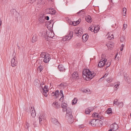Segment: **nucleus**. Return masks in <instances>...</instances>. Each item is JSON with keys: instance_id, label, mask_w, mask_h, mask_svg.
Masks as SVG:
<instances>
[{"instance_id": "nucleus-1", "label": "nucleus", "mask_w": 131, "mask_h": 131, "mask_svg": "<svg viewBox=\"0 0 131 131\" xmlns=\"http://www.w3.org/2000/svg\"><path fill=\"white\" fill-rule=\"evenodd\" d=\"M63 102L62 101L61 104V107L63 108L62 111L63 112L66 111V118L68 120L69 123H72L74 122V119L72 115L71 110L70 108L67 106L66 103Z\"/></svg>"}, {"instance_id": "nucleus-2", "label": "nucleus", "mask_w": 131, "mask_h": 131, "mask_svg": "<svg viewBox=\"0 0 131 131\" xmlns=\"http://www.w3.org/2000/svg\"><path fill=\"white\" fill-rule=\"evenodd\" d=\"M95 74L88 69H84L82 72L83 77L86 81L90 80L94 77Z\"/></svg>"}, {"instance_id": "nucleus-3", "label": "nucleus", "mask_w": 131, "mask_h": 131, "mask_svg": "<svg viewBox=\"0 0 131 131\" xmlns=\"http://www.w3.org/2000/svg\"><path fill=\"white\" fill-rule=\"evenodd\" d=\"M104 56H105V54H102L101 56L102 59L99 62L97 66H99L100 64V66H110L111 63L110 61H107V59L106 58H103Z\"/></svg>"}, {"instance_id": "nucleus-4", "label": "nucleus", "mask_w": 131, "mask_h": 131, "mask_svg": "<svg viewBox=\"0 0 131 131\" xmlns=\"http://www.w3.org/2000/svg\"><path fill=\"white\" fill-rule=\"evenodd\" d=\"M42 31L41 32H40L39 34V35H41L42 36H45V35L46 34L47 37L50 38H52L54 36V34L53 33L50 31L49 32H48L47 31L45 32V31H44L43 35V34H42Z\"/></svg>"}, {"instance_id": "nucleus-5", "label": "nucleus", "mask_w": 131, "mask_h": 131, "mask_svg": "<svg viewBox=\"0 0 131 131\" xmlns=\"http://www.w3.org/2000/svg\"><path fill=\"white\" fill-rule=\"evenodd\" d=\"M39 123L40 124H42L46 121V118L43 114H41L39 116Z\"/></svg>"}, {"instance_id": "nucleus-6", "label": "nucleus", "mask_w": 131, "mask_h": 131, "mask_svg": "<svg viewBox=\"0 0 131 131\" xmlns=\"http://www.w3.org/2000/svg\"><path fill=\"white\" fill-rule=\"evenodd\" d=\"M43 61L45 63H48L51 59L50 54L47 52H46V54L45 55Z\"/></svg>"}, {"instance_id": "nucleus-7", "label": "nucleus", "mask_w": 131, "mask_h": 131, "mask_svg": "<svg viewBox=\"0 0 131 131\" xmlns=\"http://www.w3.org/2000/svg\"><path fill=\"white\" fill-rule=\"evenodd\" d=\"M71 78L72 80H73L79 79L78 74L77 71L74 72L72 74Z\"/></svg>"}, {"instance_id": "nucleus-8", "label": "nucleus", "mask_w": 131, "mask_h": 131, "mask_svg": "<svg viewBox=\"0 0 131 131\" xmlns=\"http://www.w3.org/2000/svg\"><path fill=\"white\" fill-rule=\"evenodd\" d=\"M96 121H99L101 123H102V122L101 121H100L99 119H93L91 120L89 124L92 126L95 127L96 126Z\"/></svg>"}, {"instance_id": "nucleus-9", "label": "nucleus", "mask_w": 131, "mask_h": 131, "mask_svg": "<svg viewBox=\"0 0 131 131\" xmlns=\"http://www.w3.org/2000/svg\"><path fill=\"white\" fill-rule=\"evenodd\" d=\"M77 32H75L76 34H77V36L78 37H80L83 34V30L82 27H80L79 28H78L77 29Z\"/></svg>"}, {"instance_id": "nucleus-10", "label": "nucleus", "mask_w": 131, "mask_h": 131, "mask_svg": "<svg viewBox=\"0 0 131 131\" xmlns=\"http://www.w3.org/2000/svg\"><path fill=\"white\" fill-rule=\"evenodd\" d=\"M48 86H45L43 88H42L43 89V94L44 96L47 97L48 94L47 93L48 91Z\"/></svg>"}, {"instance_id": "nucleus-11", "label": "nucleus", "mask_w": 131, "mask_h": 131, "mask_svg": "<svg viewBox=\"0 0 131 131\" xmlns=\"http://www.w3.org/2000/svg\"><path fill=\"white\" fill-rule=\"evenodd\" d=\"M51 121L54 124L58 126L60 125V123L58 122V120L56 118H52Z\"/></svg>"}, {"instance_id": "nucleus-12", "label": "nucleus", "mask_w": 131, "mask_h": 131, "mask_svg": "<svg viewBox=\"0 0 131 131\" xmlns=\"http://www.w3.org/2000/svg\"><path fill=\"white\" fill-rule=\"evenodd\" d=\"M34 85L36 86L37 87H40L41 84L40 81L38 79H35L34 81Z\"/></svg>"}, {"instance_id": "nucleus-13", "label": "nucleus", "mask_w": 131, "mask_h": 131, "mask_svg": "<svg viewBox=\"0 0 131 131\" xmlns=\"http://www.w3.org/2000/svg\"><path fill=\"white\" fill-rule=\"evenodd\" d=\"M30 112L31 113V115L33 117H35L36 115V113L34 109V107H31V108L30 109Z\"/></svg>"}, {"instance_id": "nucleus-14", "label": "nucleus", "mask_w": 131, "mask_h": 131, "mask_svg": "<svg viewBox=\"0 0 131 131\" xmlns=\"http://www.w3.org/2000/svg\"><path fill=\"white\" fill-rule=\"evenodd\" d=\"M89 36L87 34H84L82 37L83 42H85L88 40Z\"/></svg>"}, {"instance_id": "nucleus-15", "label": "nucleus", "mask_w": 131, "mask_h": 131, "mask_svg": "<svg viewBox=\"0 0 131 131\" xmlns=\"http://www.w3.org/2000/svg\"><path fill=\"white\" fill-rule=\"evenodd\" d=\"M52 105L53 107L56 108H60V105L56 102H54L53 103Z\"/></svg>"}, {"instance_id": "nucleus-16", "label": "nucleus", "mask_w": 131, "mask_h": 131, "mask_svg": "<svg viewBox=\"0 0 131 131\" xmlns=\"http://www.w3.org/2000/svg\"><path fill=\"white\" fill-rule=\"evenodd\" d=\"M118 126L116 124H112L111 125V127L113 130L115 131L117 130L118 128Z\"/></svg>"}, {"instance_id": "nucleus-17", "label": "nucleus", "mask_w": 131, "mask_h": 131, "mask_svg": "<svg viewBox=\"0 0 131 131\" xmlns=\"http://www.w3.org/2000/svg\"><path fill=\"white\" fill-rule=\"evenodd\" d=\"M116 101H114L113 102V103L114 104H115L116 105H119L120 104H122L121 105V107H122L123 105V103L121 102H117L118 100L117 99H116Z\"/></svg>"}, {"instance_id": "nucleus-18", "label": "nucleus", "mask_w": 131, "mask_h": 131, "mask_svg": "<svg viewBox=\"0 0 131 131\" xmlns=\"http://www.w3.org/2000/svg\"><path fill=\"white\" fill-rule=\"evenodd\" d=\"M85 19L86 21L90 23L92 22L91 17L90 15H88L85 17Z\"/></svg>"}, {"instance_id": "nucleus-19", "label": "nucleus", "mask_w": 131, "mask_h": 131, "mask_svg": "<svg viewBox=\"0 0 131 131\" xmlns=\"http://www.w3.org/2000/svg\"><path fill=\"white\" fill-rule=\"evenodd\" d=\"M39 20L40 23H42L44 22L45 21V18L43 15L41 16H40L39 19Z\"/></svg>"}, {"instance_id": "nucleus-20", "label": "nucleus", "mask_w": 131, "mask_h": 131, "mask_svg": "<svg viewBox=\"0 0 131 131\" xmlns=\"http://www.w3.org/2000/svg\"><path fill=\"white\" fill-rule=\"evenodd\" d=\"M93 110V109H91L90 107L87 108L85 110V113L86 114H89L90 113V112Z\"/></svg>"}, {"instance_id": "nucleus-21", "label": "nucleus", "mask_w": 131, "mask_h": 131, "mask_svg": "<svg viewBox=\"0 0 131 131\" xmlns=\"http://www.w3.org/2000/svg\"><path fill=\"white\" fill-rule=\"evenodd\" d=\"M85 12L83 9H82L79 11L77 13V14L79 16L81 15H84L85 14Z\"/></svg>"}, {"instance_id": "nucleus-22", "label": "nucleus", "mask_w": 131, "mask_h": 131, "mask_svg": "<svg viewBox=\"0 0 131 131\" xmlns=\"http://www.w3.org/2000/svg\"><path fill=\"white\" fill-rule=\"evenodd\" d=\"M11 63V66H13V65H14V66H16V64L17 63V61L15 60L14 58H13L12 60Z\"/></svg>"}, {"instance_id": "nucleus-23", "label": "nucleus", "mask_w": 131, "mask_h": 131, "mask_svg": "<svg viewBox=\"0 0 131 131\" xmlns=\"http://www.w3.org/2000/svg\"><path fill=\"white\" fill-rule=\"evenodd\" d=\"M37 35L36 34L34 35L32 37V42H34L37 41Z\"/></svg>"}, {"instance_id": "nucleus-24", "label": "nucleus", "mask_w": 131, "mask_h": 131, "mask_svg": "<svg viewBox=\"0 0 131 131\" xmlns=\"http://www.w3.org/2000/svg\"><path fill=\"white\" fill-rule=\"evenodd\" d=\"M56 13V11L53 8H52L51 10L49 11V13L52 15H54Z\"/></svg>"}, {"instance_id": "nucleus-25", "label": "nucleus", "mask_w": 131, "mask_h": 131, "mask_svg": "<svg viewBox=\"0 0 131 131\" xmlns=\"http://www.w3.org/2000/svg\"><path fill=\"white\" fill-rule=\"evenodd\" d=\"M58 67L60 71H64L65 70V69L63 66H58Z\"/></svg>"}, {"instance_id": "nucleus-26", "label": "nucleus", "mask_w": 131, "mask_h": 131, "mask_svg": "<svg viewBox=\"0 0 131 131\" xmlns=\"http://www.w3.org/2000/svg\"><path fill=\"white\" fill-rule=\"evenodd\" d=\"M73 35V32L72 31H70L69 34L67 36H68L69 37V39H71Z\"/></svg>"}, {"instance_id": "nucleus-27", "label": "nucleus", "mask_w": 131, "mask_h": 131, "mask_svg": "<svg viewBox=\"0 0 131 131\" xmlns=\"http://www.w3.org/2000/svg\"><path fill=\"white\" fill-rule=\"evenodd\" d=\"M69 37L68 36L66 35L65 37H64L62 38V40L63 41H65L66 40H69L70 39H69Z\"/></svg>"}, {"instance_id": "nucleus-28", "label": "nucleus", "mask_w": 131, "mask_h": 131, "mask_svg": "<svg viewBox=\"0 0 131 131\" xmlns=\"http://www.w3.org/2000/svg\"><path fill=\"white\" fill-rule=\"evenodd\" d=\"M113 80V79L112 78L110 77L107 78L106 81L108 83H110L112 82Z\"/></svg>"}, {"instance_id": "nucleus-29", "label": "nucleus", "mask_w": 131, "mask_h": 131, "mask_svg": "<svg viewBox=\"0 0 131 131\" xmlns=\"http://www.w3.org/2000/svg\"><path fill=\"white\" fill-rule=\"evenodd\" d=\"M77 100H78L77 98H74L72 101V105H74L75 104L77 103Z\"/></svg>"}, {"instance_id": "nucleus-30", "label": "nucleus", "mask_w": 131, "mask_h": 131, "mask_svg": "<svg viewBox=\"0 0 131 131\" xmlns=\"http://www.w3.org/2000/svg\"><path fill=\"white\" fill-rule=\"evenodd\" d=\"M81 21V20L80 18H79V20L76 21H74V23L75 24L74 25L75 26L79 24Z\"/></svg>"}, {"instance_id": "nucleus-31", "label": "nucleus", "mask_w": 131, "mask_h": 131, "mask_svg": "<svg viewBox=\"0 0 131 131\" xmlns=\"http://www.w3.org/2000/svg\"><path fill=\"white\" fill-rule=\"evenodd\" d=\"M107 113L108 114H112V112L111 108H108L107 110Z\"/></svg>"}, {"instance_id": "nucleus-32", "label": "nucleus", "mask_w": 131, "mask_h": 131, "mask_svg": "<svg viewBox=\"0 0 131 131\" xmlns=\"http://www.w3.org/2000/svg\"><path fill=\"white\" fill-rule=\"evenodd\" d=\"M55 96L56 97V98L58 97L59 95V91L58 90H57L54 92Z\"/></svg>"}, {"instance_id": "nucleus-33", "label": "nucleus", "mask_w": 131, "mask_h": 131, "mask_svg": "<svg viewBox=\"0 0 131 131\" xmlns=\"http://www.w3.org/2000/svg\"><path fill=\"white\" fill-rule=\"evenodd\" d=\"M43 69L42 66H39L37 68V70L38 71H39L40 72H41Z\"/></svg>"}, {"instance_id": "nucleus-34", "label": "nucleus", "mask_w": 131, "mask_h": 131, "mask_svg": "<svg viewBox=\"0 0 131 131\" xmlns=\"http://www.w3.org/2000/svg\"><path fill=\"white\" fill-rule=\"evenodd\" d=\"M96 27H94V29H93L92 28V27H90L89 28V30H91L92 32H94L95 33V30L96 31V30H97V29H96Z\"/></svg>"}, {"instance_id": "nucleus-35", "label": "nucleus", "mask_w": 131, "mask_h": 131, "mask_svg": "<svg viewBox=\"0 0 131 131\" xmlns=\"http://www.w3.org/2000/svg\"><path fill=\"white\" fill-rule=\"evenodd\" d=\"M96 118H97L98 119H103L104 117L103 116H100V115H99V114L97 115V116H96Z\"/></svg>"}, {"instance_id": "nucleus-36", "label": "nucleus", "mask_w": 131, "mask_h": 131, "mask_svg": "<svg viewBox=\"0 0 131 131\" xmlns=\"http://www.w3.org/2000/svg\"><path fill=\"white\" fill-rule=\"evenodd\" d=\"M30 126V124L27 122L26 124V125L25 126V127L26 128H27L28 130H29V128Z\"/></svg>"}, {"instance_id": "nucleus-37", "label": "nucleus", "mask_w": 131, "mask_h": 131, "mask_svg": "<svg viewBox=\"0 0 131 131\" xmlns=\"http://www.w3.org/2000/svg\"><path fill=\"white\" fill-rule=\"evenodd\" d=\"M98 114L97 113H93V114L92 115V116L94 118L96 119V116H97V115Z\"/></svg>"}, {"instance_id": "nucleus-38", "label": "nucleus", "mask_w": 131, "mask_h": 131, "mask_svg": "<svg viewBox=\"0 0 131 131\" xmlns=\"http://www.w3.org/2000/svg\"><path fill=\"white\" fill-rule=\"evenodd\" d=\"M46 54V53L45 52H42L40 54V56L41 57L44 58L45 57V55Z\"/></svg>"}, {"instance_id": "nucleus-39", "label": "nucleus", "mask_w": 131, "mask_h": 131, "mask_svg": "<svg viewBox=\"0 0 131 131\" xmlns=\"http://www.w3.org/2000/svg\"><path fill=\"white\" fill-rule=\"evenodd\" d=\"M125 38L124 36H122L120 38V41L121 42H123Z\"/></svg>"}, {"instance_id": "nucleus-40", "label": "nucleus", "mask_w": 131, "mask_h": 131, "mask_svg": "<svg viewBox=\"0 0 131 131\" xmlns=\"http://www.w3.org/2000/svg\"><path fill=\"white\" fill-rule=\"evenodd\" d=\"M53 22V21L52 20H50L48 22V27H49H49H50V25L51 24V23H52Z\"/></svg>"}, {"instance_id": "nucleus-41", "label": "nucleus", "mask_w": 131, "mask_h": 131, "mask_svg": "<svg viewBox=\"0 0 131 131\" xmlns=\"http://www.w3.org/2000/svg\"><path fill=\"white\" fill-rule=\"evenodd\" d=\"M115 85L114 87L115 88H116L117 89L118 88V87L119 85H120V82H118Z\"/></svg>"}, {"instance_id": "nucleus-42", "label": "nucleus", "mask_w": 131, "mask_h": 131, "mask_svg": "<svg viewBox=\"0 0 131 131\" xmlns=\"http://www.w3.org/2000/svg\"><path fill=\"white\" fill-rule=\"evenodd\" d=\"M33 126L34 128L36 127L37 126V125L36 124V122L35 121L33 123Z\"/></svg>"}, {"instance_id": "nucleus-43", "label": "nucleus", "mask_w": 131, "mask_h": 131, "mask_svg": "<svg viewBox=\"0 0 131 131\" xmlns=\"http://www.w3.org/2000/svg\"><path fill=\"white\" fill-rule=\"evenodd\" d=\"M126 9L125 8H124L123 9V13H124L125 14H126Z\"/></svg>"}, {"instance_id": "nucleus-44", "label": "nucleus", "mask_w": 131, "mask_h": 131, "mask_svg": "<svg viewBox=\"0 0 131 131\" xmlns=\"http://www.w3.org/2000/svg\"><path fill=\"white\" fill-rule=\"evenodd\" d=\"M124 79L125 80L127 81V76L126 74H126H124Z\"/></svg>"}, {"instance_id": "nucleus-45", "label": "nucleus", "mask_w": 131, "mask_h": 131, "mask_svg": "<svg viewBox=\"0 0 131 131\" xmlns=\"http://www.w3.org/2000/svg\"><path fill=\"white\" fill-rule=\"evenodd\" d=\"M101 121L102 122V123H101L99 122V121H96V123H98V126H100L102 124V122L101 120H99Z\"/></svg>"}, {"instance_id": "nucleus-46", "label": "nucleus", "mask_w": 131, "mask_h": 131, "mask_svg": "<svg viewBox=\"0 0 131 131\" xmlns=\"http://www.w3.org/2000/svg\"><path fill=\"white\" fill-rule=\"evenodd\" d=\"M73 22H74V21L70 22V24L72 25L73 26H75V25H75V24Z\"/></svg>"}, {"instance_id": "nucleus-47", "label": "nucleus", "mask_w": 131, "mask_h": 131, "mask_svg": "<svg viewBox=\"0 0 131 131\" xmlns=\"http://www.w3.org/2000/svg\"><path fill=\"white\" fill-rule=\"evenodd\" d=\"M44 18H45V20L46 19V20H49V17L48 16H47L45 17L44 16Z\"/></svg>"}, {"instance_id": "nucleus-48", "label": "nucleus", "mask_w": 131, "mask_h": 131, "mask_svg": "<svg viewBox=\"0 0 131 131\" xmlns=\"http://www.w3.org/2000/svg\"><path fill=\"white\" fill-rule=\"evenodd\" d=\"M127 81V82L129 84L131 82V79H127V80L126 81Z\"/></svg>"}, {"instance_id": "nucleus-49", "label": "nucleus", "mask_w": 131, "mask_h": 131, "mask_svg": "<svg viewBox=\"0 0 131 131\" xmlns=\"http://www.w3.org/2000/svg\"><path fill=\"white\" fill-rule=\"evenodd\" d=\"M127 25L126 24H124V25H123V29H124V30L125 29H126L127 27Z\"/></svg>"}, {"instance_id": "nucleus-50", "label": "nucleus", "mask_w": 131, "mask_h": 131, "mask_svg": "<svg viewBox=\"0 0 131 131\" xmlns=\"http://www.w3.org/2000/svg\"><path fill=\"white\" fill-rule=\"evenodd\" d=\"M84 92H86L89 93L90 92V90L89 89H85V90H84Z\"/></svg>"}, {"instance_id": "nucleus-51", "label": "nucleus", "mask_w": 131, "mask_h": 131, "mask_svg": "<svg viewBox=\"0 0 131 131\" xmlns=\"http://www.w3.org/2000/svg\"><path fill=\"white\" fill-rule=\"evenodd\" d=\"M107 75H108V74H107L106 73L103 76V77L102 78H101L100 79H102L103 78H104V77H106V76Z\"/></svg>"}, {"instance_id": "nucleus-52", "label": "nucleus", "mask_w": 131, "mask_h": 131, "mask_svg": "<svg viewBox=\"0 0 131 131\" xmlns=\"http://www.w3.org/2000/svg\"><path fill=\"white\" fill-rule=\"evenodd\" d=\"M60 94H61V95H63V91L62 90H60Z\"/></svg>"}, {"instance_id": "nucleus-53", "label": "nucleus", "mask_w": 131, "mask_h": 131, "mask_svg": "<svg viewBox=\"0 0 131 131\" xmlns=\"http://www.w3.org/2000/svg\"><path fill=\"white\" fill-rule=\"evenodd\" d=\"M64 95H62V96L61 97V98H60V99H59V101H60L62 99V100H63L64 99Z\"/></svg>"}, {"instance_id": "nucleus-54", "label": "nucleus", "mask_w": 131, "mask_h": 131, "mask_svg": "<svg viewBox=\"0 0 131 131\" xmlns=\"http://www.w3.org/2000/svg\"><path fill=\"white\" fill-rule=\"evenodd\" d=\"M64 84L63 83H61V84H60L59 85V86H60L61 87H63L64 86Z\"/></svg>"}, {"instance_id": "nucleus-55", "label": "nucleus", "mask_w": 131, "mask_h": 131, "mask_svg": "<svg viewBox=\"0 0 131 131\" xmlns=\"http://www.w3.org/2000/svg\"><path fill=\"white\" fill-rule=\"evenodd\" d=\"M51 95L53 96H55L54 92H52V93H51Z\"/></svg>"}, {"instance_id": "nucleus-56", "label": "nucleus", "mask_w": 131, "mask_h": 131, "mask_svg": "<svg viewBox=\"0 0 131 131\" xmlns=\"http://www.w3.org/2000/svg\"><path fill=\"white\" fill-rule=\"evenodd\" d=\"M96 27V29H97V30H96V32H97V31H98V30H99V29L98 30V29H97V28H98V27ZM98 28H99V27H98Z\"/></svg>"}, {"instance_id": "nucleus-57", "label": "nucleus", "mask_w": 131, "mask_h": 131, "mask_svg": "<svg viewBox=\"0 0 131 131\" xmlns=\"http://www.w3.org/2000/svg\"><path fill=\"white\" fill-rule=\"evenodd\" d=\"M120 49L121 51H122L123 50V47H122L121 48H120Z\"/></svg>"}, {"instance_id": "nucleus-58", "label": "nucleus", "mask_w": 131, "mask_h": 131, "mask_svg": "<svg viewBox=\"0 0 131 131\" xmlns=\"http://www.w3.org/2000/svg\"><path fill=\"white\" fill-rule=\"evenodd\" d=\"M111 36H112V37L111 38V39L112 40V39H113V34H112V35H111Z\"/></svg>"}, {"instance_id": "nucleus-59", "label": "nucleus", "mask_w": 131, "mask_h": 131, "mask_svg": "<svg viewBox=\"0 0 131 131\" xmlns=\"http://www.w3.org/2000/svg\"><path fill=\"white\" fill-rule=\"evenodd\" d=\"M40 61V62L38 64L39 65V66H41V64H40V63L41 62V61Z\"/></svg>"}, {"instance_id": "nucleus-60", "label": "nucleus", "mask_w": 131, "mask_h": 131, "mask_svg": "<svg viewBox=\"0 0 131 131\" xmlns=\"http://www.w3.org/2000/svg\"><path fill=\"white\" fill-rule=\"evenodd\" d=\"M99 68H102L103 67V66H97Z\"/></svg>"}, {"instance_id": "nucleus-61", "label": "nucleus", "mask_w": 131, "mask_h": 131, "mask_svg": "<svg viewBox=\"0 0 131 131\" xmlns=\"http://www.w3.org/2000/svg\"><path fill=\"white\" fill-rule=\"evenodd\" d=\"M35 0H31V2L32 3H33V2H34V1H35Z\"/></svg>"}, {"instance_id": "nucleus-62", "label": "nucleus", "mask_w": 131, "mask_h": 131, "mask_svg": "<svg viewBox=\"0 0 131 131\" xmlns=\"http://www.w3.org/2000/svg\"><path fill=\"white\" fill-rule=\"evenodd\" d=\"M121 46L123 47V48L124 46V45H123V44H122V46Z\"/></svg>"}, {"instance_id": "nucleus-63", "label": "nucleus", "mask_w": 131, "mask_h": 131, "mask_svg": "<svg viewBox=\"0 0 131 131\" xmlns=\"http://www.w3.org/2000/svg\"><path fill=\"white\" fill-rule=\"evenodd\" d=\"M112 128L110 129L108 131H112Z\"/></svg>"}, {"instance_id": "nucleus-64", "label": "nucleus", "mask_w": 131, "mask_h": 131, "mask_svg": "<svg viewBox=\"0 0 131 131\" xmlns=\"http://www.w3.org/2000/svg\"><path fill=\"white\" fill-rule=\"evenodd\" d=\"M44 84V83H41V85H43Z\"/></svg>"}]
</instances>
